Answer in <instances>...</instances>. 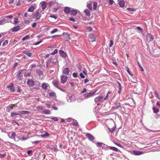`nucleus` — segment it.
I'll return each mask as SVG.
<instances>
[{
  "mask_svg": "<svg viewBox=\"0 0 160 160\" xmlns=\"http://www.w3.org/2000/svg\"><path fill=\"white\" fill-rule=\"evenodd\" d=\"M42 12L41 10L39 8L35 12L33 16V18L35 19V21L38 20L40 19L42 16L41 14Z\"/></svg>",
  "mask_w": 160,
  "mask_h": 160,
  "instance_id": "obj_1",
  "label": "nucleus"
},
{
  "mask_svg": "<svg viewBox=\"0 0 160 160\" xmlns=\"http://www.w3.org/2000/svg\"><path fill=\"white\" fill-rule=\"evenodd\" d=\"M52 63L53 65H55L57 63H58V61L57 59L54 58H50L47 62L46 67H48L51 63Z\"/></svg>",
  "mask_w": 160,
  "mask_h": 160,
  "instance_id": "obj_2",
  "label": "nucleus"
},
{
  "mask_svg": "<svg viewBox=\"0 0 160 160\" xmlns=\"http://www.w3.org/2000/svg\"><path fill=\"white\" fill-rule=\"evenodd\" d=\"M120 108L121 110H124V108L123 107H121V104L120 102H117L115 103L114 106L112 108L113 110H115L118 109Z\"/></svg>",
  "mask_w": 160,
  "mask_h": 160,
  "instance_id": "obj_3",
  "label": "nucleus"
},
{
  "mask_svg": "<svg viewBox=\"0 0 160 160\" xmlns=\"http://www.w3.org/2000/svg\"><path fill=\"white\" fill-rule=\"evenodd\" d=\"M97 92V90H95L94 92H92L86 93L83 95L84 97L85 98H88L90 97H92Z\"/></svg>",
  "mask_w": 160,
  "mask_h": 160,
  "instance_id": "obj_4",
  "label": "nucleus"
},
{
  "mask_svg": "<svg viewBox=\"0 0 160 160\" xmlns=\"http://www.w3.org/2000/svg\"><path fill=\"white\" fill-rule=\"evenodd\" d=\"M25 70H21L19 71L17 74V78L18 80H21L22 79L23 77L22 72Z\"/></svg>",
  "mask_w": 160,
  "mask_h": 160,
  "instance_id": "obj_5",
  "label": "nucleus"
},
{
  "mask_svg": "<svg viewBox=\"0 0 160 160\" xmlns=\"http://www.w3.org/2000/svg\"><path fill=\"white\" fill-rule=\"evenodd\" d=\"M103 97L102 96H99L94 99V101L96 103H99L103 101Z\"/></svg>",
  "mask_w": 160,
  "mask_h": 160,
  "instance_id": "obj_6",
  "label": "nucleus"
},
{
  "mask_svg": "<svg viewBox=\"0 0 160 160\" xmlns=\"http://www.w3.org/2000/svg\"><path fill=\"white\" fill-rule=\"evenodd\" d=\"M66 99L68 102H72L75 101L74 97L73 96L70 95H67L66 97Z\"/></svg>",
  "mask_w": 160,
  "mask_h": 160,
  "instance_id": "obj_7",
  "label": "nucleus"
},
{
  "mask_svg": "<svg viewBox=\"0 0 160 160\" xmlns=\"http://www.w3.org/2000/svg\"><path fill=\"white\" fill-rule=\"evenodd\" d=\"M146 40L148 42L152 41L153 40V37L150 34L147 33L146 35Z\"/></svg>",
  "mask_w": 160,
  "mask_h": 160,
  "instance_id": "obj_8",
  "label": "nucleus"
},
{
  "mask_svg": "<svg viewBox=\"0 0 160 160\" xmlns=\"http://www.w3.org/2000/svg\"><path fill=\"white\" fill-rule=\"evenodd\" d=\"M96 144L98 147H102V149H105L108 148L107 145L101 142H98Z\"/></svg>",
  "mask_w": 160,
  "mask_h": 160,
  "instance_id": "obj_9",
  "label": "nucleus"
},
{
  "mask_svg": "<svg viewBox=\"0 0 160 160\" xmlns=\"http://www.w3.org/2000/svg\"><path fill=\"white\" fill-rule=\"evenodd\" d=\"M68 79L67 77L65 75H63L61 76V80L62 83H65Z\"/></svg>",
  "mask_w": 160,
  "mask_h": 160,
  "instance_id": "obj_10",
  "label": "nucleus"
},
{
  "mask_svg": "<svg viewBox=\"0 0 160 160\" xmlns=\"http://www.w3.org/2000/svg\"><path fill=\"white\" fill-rule=\"evenodd\" d=\"M89 41L91 42H93L96 40V38L92 34H90L89 35Z\"/></svg>",
  "mask_w": 160,
  "mask_h": 160,
  "instance_id": "obj_11",
  "label": "nucleus"
},
{
  "mask_svg": "<svg viewBox=\"0 0 160 160\" xmlns=\"http://www.w3.org/2000/svg\"><path fill=\"white\" fill-rule=\"evenodd\" d=\"M40 4L41 5V7L42 8V12L44 10V9L47 7V3L45 1H42L40 3Z\"/></svg>",
  "mask_w": 160,
  "mask_h": 160,
  "instance_id": "obj_12",
  "label": "nucleus"
},
{
  "mask_svg": "<svg viewBox=\"0 0 160 160\" xmlns=\"http://www.w3.org/2000/svg\"><path fill=\"white\" fill-rule=\"evenodd\" d=\"M86 136L88 138V139L91 141H93L94 138L91 134L87 133Z\"/></svg>",
  "mask_w": 160,
  "mask_h": 160,
  "instance_id": "obj_13",
  "label": "nucleus"
},
{
  "mask_svg": "<svg viewBox=\"0 0 160 160\" xmlns=\"http://www.w3.org/2000/svg\"><path fill=\"white\" fill-rule=\"evenodd\" d=\"M58 4L57 2V0H53L49 2V6L50 7L52 5H53L55 6Z\"/></svg>",
  "mask_w": 160,
  "mask_h": 160,
  "instance_id": "obj_14",
  "label": "nucleus"
},
{
  "mask_svg": "<svg viewBox=\"0 0 160 160\" xmlns=\"http://www.w3.org/2000/svg\"><path fill=\"white\" fill-rule=\"evenodd\" d=\"M16 135V134L15 132H10L8 134V136L9 137L12 139L14 138Z\"/></svg>",
  "mask_w": 160,
  "mask_h": 160,
  "instance_id": "obj_15",
  "label": "nucleus"
},
{
  "mask_svg": "<svg viewBox=\"0 0 160 160\" xmlns=\"http://www.w3.org/2000/svg\"><path fill=\"white\" fill-rule=\"evenodd\" d=\"M27 83L30 86H32L34 85V82L32 79H28L27 82Z\"/></svg>",
  "mask_w": 160,
  "mask_h": 160,
  "instance_id": "obj_16",
  "label": "nucleus"
},
{
  "mask_svg": "<svg viewBox=\"0 0 160 160\" xmlns=\"http://www.w3.org/2000/svg\"><path fill=\"white\" fill-rule=\"evenodd\" d=\"M59 54L60 56L63 58H65L67 57V55L62 50L59 51Z\"/></svg>",
  "mask_w": 160,
  "mask_h": 160,
  "instance_id": "obj_17",
  "label": "nucleus"
},
{
  "mask_svg": "<svg viewBox=\"0 0 160 160\" xmlns=\"http://www.w3.org/2000/svg\"><path fill=\"white\" fill-rule=\"evenodd\" d=\"M69 72L70 70L68 68H65L63 70V73L66 75H68Z\"/></svg>",
  "mask_w": 160,
  "mask_h": 160,
  "instance_id": "obj_18",
  "label": "nucleus"
},
{
  "mask_svg": "<svg viewBox=\"0 0 160 160\" xmlns=\"http://www.w3.org/2000/svg\"><path fill=\"white\" fill-rule=\"evenodd\" d=\"M14 104H11L7 107L6 108V111L7 112H9L10 110L13 109V107H15Z\"/></svg>",
  "mask_w": 160,
  "mask_h": 160,
  "instance_id": "obj_19",
  "label": "nucleus"
},
{
  "mask_svg": "<svg viewBox=\"0 0 160 160\" xmlns=\"http://www.w3.org/2000/svg\"><path fill=\"white\" fill-rule=\"evenodd\" d=\"M71 9V8L66 7H65L64 11L67 13H69L70 12Z\"/></svg>",
  "mask_w": 160,
  "mask_h": 160,
  "instance_id": "obj_20",
  "label": "nucleus"
},
{
  "mask_svg": "<svg viewBox=\"0 0 160 160\" xmlns=\"http://www.w3.org/2000/svg\"><path fill=\"white\" fill-rule=\"evenodd\" d=\"M70 13L71 14L75 15L77 14V12L76 10L71 8Z\"/></svg>",
  "mask_w": 160,
  "mask_h": 160,
  "instance_id": "obj_21",
  "label": "nucleus"
},
{
  "mask_svg": "<svg viewBox=\"0 0 160 160\" xmlns=\"http://www.w3.org/2000/svg\"><path fill=\"white\" fill-rule=\"evenodd\" d=\"M42 113L48 115L51 113V111L49 110L46 109L42 112Z\"/></svg>",
  "mask_w": 160,
  "mask_h": 160,
  "instance_id": "obj_22",
  "label": "nucleus"
},
{
  "mask_svg": "<svg viewBox=\"0 0 160 160\" xmlns=\"http://www.w3.org/2000/svg\"><path fill=\"white\" fill-rule=\"evenodd\" d=\"M62 35L63 37L66 39V41H68L70 39L69 35L68 33L63 34Z\"/></svg>",
  "mask_w": 160,
  "mask_h": 160,
  "instance_id": "obj_23",
  "label": "nucleus"
},
{
  "mask_svg": "<svg viewBox=\"0 0 160 160\" xmlns=\"http://www.w3.org/2000/svg\"><path fill=\"white\" fill-rule=\"evenodd\" d=\"M118 3L120 6L121 7H123L124 6L125 2L123 0H120L119 1Z\"/></svg>",
  "mask_w": 160,
  "mask_h": 160,
  "instance_id": "obj_24",
  "label": "nucleus"
},
{
  "mask_svg": "<svg viewBox=\"0 0 160 160\" xmlns=\"http://www.w3.org/2000/svg\"><path fill=\"white\" fill-rule=\"evenodd\" d=\"M20 29V26L19 25H18L15 27L13 28L12 31L13 32H16L19 30Z\"/></svg>",
  "mask_w": 160,
  "mask_h": 160,
  "instance_id": "obj_25",
  "label": "nucleus"
},
{
  "mask_svg": "<svg viewBox=\"0 0 160 160\" xmlns=\"http://www.w3.org/2000/svg\"><path fill=\"white\" fill-rule=\"evenodd\" d=\"M22 53H24L27 55L29 57H31L32 56V53H30L28 51H24L22 52Z\"/></svg>",
  "mask_w": 160,
  "mask_h": 160,
  "instance_id": "obj_26",
  "label": "nucleus"
},
{
  "mask_svg": "<svg viewBox=\"0 0 160 160\" xmlns=\"http://www.w3.org/2000/svg\"><path fill=\"white\" fill-rule=\"evenodd\" d=\"M53 85H54V86H55L57 88H59V86L58 85V81L55 80H54L53 81Z\"/></svg>",
  "mask_w": 160,
  "mask_h": 160,
  "instance_id": "obj_27",
  "label": "nucleus"
},
{
  "mask_svg": "<svg viewBox=\"0 0 160 160\" xmlns=\"http://www.w3.org/2000/svg\"><path fill=\"white\" fill-rule=\"evenodd\" d=\"M48 84L46 83H43L42 85V88L44 90H46L48 86Z\"/></svg>",
  "mask_w": 160,
  "mask_h": 160,
  "instance_id": "obj_28",
  "label": "nucleus"
},
{
  "mask_svg": "<svg viewBox=\"0 0 160 160\" xmlns=\"http://www.w3.org/2000/svg\"><path fill=\"white\" fill-rule=\"evenodd\" d=\"M18 112L22 114H26L30 113V112L28 111H19Z\"/></svg>",
  "mask_w": 160,
  "mask_h": 160,
  "instance_id": "obj_29",
  "label": "nucleus"
},
{
  "mask_svg": "<svg viewBox=\"0 0 160 160\" xmlns=\"http://www.w3.org/2000/svg\"><path fill=\"white\" fill-rule=\"evenodd\" d=\"M132 152L135 155H140L142 153V152L137 151H133Z\"/></svg>",
  "mask_w": 160,
  "mask_h": 160,
  "instance_id": "obj_30",
  "label": "nucleus"
},
{
  "mask_svg": "<svg viewBox=\"0 0 160 160\" xmlns=\"http://www.w3.org/2000/svg\"><path fill=\"white\" fill-rule=\"evenodd\" d=\"M35 9V8L33 6H31L28 9V12H33Z\"/></svg>",
  "mask_w": 160,
  "mask_h": 160,
  "instance_id": "obj_31",
  "label": "nucleus"
},
{
  "mask_svg": "<svg viewBox=\"0 0 160 160\" xmlns=\"http://www.w3.org/2000/svg\"><path fill=\"white\" fill-rule=\"evenodd\" d=\"M71 124H73L75 126H78V127L79 126L78 125V122L76 120H72V123Z\"/></svg>",
  "mask_w": 160,
  "mask_h": 160,
  "instance_id": "obj_32",
  "label": "nucleus"
},
{
  "mask_svg": "<svg viewBox=\"0 0 160 160\" xmlns=\"http://www.w3.org/2000/svg\"><path fill=\"white\" fill-rule=\"evenodd\" d=\"M7 22V21L5 18H3L0 20V25L3 24Z\"/></svg>",
  "mask_w": 160,
  "mask_h": 160,
  "instance_id": "obj_33",
  "label": "nucleus"
},
{
  "mask_svg": "<svg viewBox=\"0 0 160 160\" xmlns=\"http://www.w3.org/2000/svg\"><path fill=\"white\" fill-rule=\"evenodd\" d=\"M50 136L49 134L47 132H45V134H44L40 136L42 138H45L48 137Z\"/></svg>",
  "mask_w": 160,
  "mask_h": 160,
  "instance_id": "obj_34",
  "label": "nucleus"
},
{
  "mask_svg": "<svg viewBox=\"0 0 160 160\" xmlns=\"http://www.w3.org/2000/svg\"><path fill=\"white\" fill-rule=\"evenodd\" d=\"M97 3L96 2H94L93 3V9L94 10L97 9Z\"/></svg>",
  "mask_w": 160,
  "mask_h": 160,
  "instance_id": "obj_35",
  "label": "nucleus"
},
{
  "mask_svg": "<svg viewBox=\"0 0 160 160\" xmlns=\"http://www.w3.org/2000/svg\"><path fill=\"white\" fill-rule=\"evenodd\" d=\"M84 12H85L86 15H87L88 16H89L90 15V11L88 9H86L85 10Z\"/></svg>",
  "mask_w": 160,
  "mask_h": 160,
  "instance_id": "obj_36",
  "label": "nucleus"
},
{
  "mask_svg": "<svg viewBox=\"0 0 160 160\" xmlns=\"http://www.w3.org/2000/svg\"><path fill=\"white\" fill-rule=\"evenodd\" d=\"M6 155V152L3 151V153L2 154L0 153V158H2L5 157Z\"/></svg>",
  "mask_w": 160,
  "mask_h": 160,
  "instance_id": "obj_37",
  "label": "nucleus"
},
{
  "mask_svg": "<svg viewBox=\"0 0 160 160\" xmlns=\"http://www.w3.org/2000/svg\"><path fill=\"white\" fill-rule=\"evenodd\" d=\"M109 147L111 150H112L113 151L116 152H118V149L116 148L113 147Z\"/></svg>",
  "mask_w": 160,
  "mask_h": 160,
  "instance_id": "obj_38",
  "label": "nucleus"
},
{
  "mask_svg": "<svg viewBox=\"0 0 160 160\" xmlns=\"http://www.w3.org/2000/svg\"><path fill=\"white\" fill-rule=\"evenodd\" d=\"M17 115H19L20 116H21L20 114L18 113H17L16 112H12L11 113V117H14L15 116H17Z\"/></svg>",
  "mask_w": 160,
  "mask_h": 160,
  "instance_id": "obj_39",
  "label": "nucleus"
},
{
  "mask_svg": "<svg viewBox=\"0 0 160 160\" xmlns=\"http://www.w3.org/2000/svg\"><path fill=\"white\" fill-rule=\"evenodd\" d=\"M153 93L155 97L158 99L160 100V98H159L158 94L157 92L156 91H154L153 92Z\"/></svg>",
  "mask_w": 160,
  "mask_h": 160,
  "instance_id": "obj_40",
  "label": "nucleus"
},
{
  "mask_svg": "<svg viewBox=\"0 0 160 160\" xmlns=\"http://www.w3.org/2000/svg\"><path fill=\"white\" fill-rule=\"evenodd\" d=\"M8 40H6L3 42L2 43V46L4 47L8 45Z\"/></svg>",
  "mask_w": 160,
  "mask_h": 160,
  "instance_id": "obj_41",
  "label": "nucleus"
},
{
  "mask_svg": "<svg viewBox=\"0 0 160 160\" xmlns=\"http://www.w3.org/2000/svg\"><path fill=\"white\" fill-rule=\"evenodd\" d=\"M30 22V19L29 18L28 19H24V23L25 24H29Z\"/></svg>",
  "mask_w": 160,
  "mask_h": 160,
  "instance_id": "obj_42",
  "label": "nucleus"
},
{
  "mask_svg": "<svg viewBox=\"0 0 160 160\" xmlns=\"http://www.w3.org/2000/svg\"><path fill=\"white\" fill-rule=\"evenodd\" d=\"M152 109L153 111V112L154 113H156L159 112V109L158 108H156L155 107L152 108Z\"/></svg>",
  "mask_w": 160,
  "mask_h": 160,
  "instance_id": "obj_43",
  "label": "nucleus"
},
{
  "mask_svg": "<svg viewBox=\"0 0 160 160\" xmlns=\"http://www.w3.org/2000/svg\"><path fill=\"white\" fill-rule=\"evenodd\" d=\"M49 95L51 97H54L56 96V94L55 92H51L49 93Z\"/></svg>",
  "mask_w": 160,
  "mask_h": 160,
  "instance_id": "obj_44",
  "label": "nucleus"
},
{
  "mask_svg": "<svg viewBox=\"0 0 160 160\" xmlns=\"http://www.w3.org/2000/svg\"><path fill=\"white\" fill-rule=\"evenodd\" d=\"M25 76H29L31 75V72L29 71L26 72H25Z\"/></svg>",
  "mask_w": 160,
  "mask_h": 160,
  "instance_id": "obj_45",
  "label": "nucleus"
},
{
  "mask_svg": "<svg viewBox=\"0 0 160 160\" xmlns=\"http://www.w3.org/2000/svg\"><path fill=\"white\" fill-rule=\"evenodd\" d=\"M87 7L91 10H92V7L91 5L90 4V3H88L87 4Z\"/></svg>",
  "mask_w": 160,
  "mask_h": 160,
  "instance_id": "obj_46",
  "label": "nucleus"
},
{
  "mask_svg": "<svg viewBox=\"0 0 160 160\" xmlns=\"http://www.w3.org/2000/svg\"><path fill=\"white\" fill-rule=\"evenodd\" d=\"M55 6V7L54 8H53V10L55 12H56L59 9V4H58V5H56V6Z\"/></svg>",
  "mask_w": 160,
  "mask_h": 160,
  "instance_id": "obj_47",
  "label": "nucleus"
},
{
  "mask_svg": "<svg viewBox=\"0 0 160 160\" xmlns=\"http://www.w3.org/2000/svg\"><path fill=\"white\" fill-rule=\"evenodd\" d=\"M30 38V36L29 35H27L26 36H25V37H24L22 39V40L24 41L25 40H26L27 39H28Z\"/></svg>",
  "mask_w": 160,
  "mask_h": 160,
  "instance_id": "obj_48",
  "label": "nucleus"
},
{
  "mask_svg": "<svg viewBox=\"0 0 160 160\" xmlns=\"http://www.w3.org/2000/svg\"><path fill=\"white\" fill-rule=\"evenodd\" d=\"M47 148H49L51 149H54L55 148L54 146H53V145H52L48 146L47 147Z\"/></svg>",
  "mask_w": 160,
  "mask_h": 160,
  "instance_id": "obj_49",
  "label": "nucleus"
},
{
  "mask_svg": "<svg viewBox=\"0 0 160 160\" xmlns=\"http://www.w3.org/2000/svg\"><path fill=\"white\" fill-rule=\"evenodd\" d=\"M58 52V50L57 49H55L54 51L51 52V54L52 55H54L55 54L57 53Z\"/></svg>",
  "mask_w": 160,
  "mask_h": 160,
  "instance_id": "obj_50",
  "label": "nucleus"
},
{
  "mask_svg": "<svg viewBox=\"0 0 160 160\" xmlns=\"http://www.w3.org/2000/svg\"><path fill=\"white\" fill-rule=\"evenodd\" d=\"M45 105L47 106V107L48 108H49L50 107L51 105V102H48L46 103L45 104Z\"/></svg>",
  "mask_w": 160,
  "mask_h": 160,
  "instance_id": "obj_51",
  "label": "nucleus"
},
{
  "mask_svg": "<svg viewBox=\"0 0 160 160\" xmlns=\"http://www.w3.org/2000/svg\"><path fill=\"white\" fill-rule=\"evenodd\" d=\"M58 31V29L57 28H55L51 32V34H52L54 33L57 32Z\"/></svg>",
  "mask_w": 160,
  "mask_h": 160,
  "instance_id": "obj_52",
  "label": "nucleus"
},
{
  "mask_svg": "<svg viewBox=\"0 0 160 160\" xmlns=\"http://www.w3.org/2000/svg\"><path fill=\"white\" fill-rule=\"evenodd\" d=\"M137 29L139 31L142 32V28H141L140 27L138 26L136 27Z\"/></svg>",
  "mask_w": 160,
  "mask_h": 160,
  "instance_id": "obj_53",
  "label": "nucleus"
},
{
  "mask_svg": "<svg viewBox=\"0 0 160 160\" xmlns=\"http://www.w3.org/2000/svg\"><path fill=\"white\" fill-rule=\"evenodd\" d=\"M22 2V0H18V3L16 4V6H18L21 4V2Z\"/></svg>",
  "mask_w": 160,
  "mask_h": 160,
  "instance_id": "obj_54",
  "label": "nucleus"
},
{
  "mask_svg": "<svg viewBox=\"0 0 160 160\" xmlns=\"http://www.w3.org/2000/svg\"><path fill=\"white\" fill-rule=\"evenodd\" d=\"M109 93V92L107 93L105 98H103L104 100H108V94Z\"/></svg>",
  "mask_w": 160,
  "mask_h": 160,
  "instance_id": "obj_55",
  "label": "nucleus"
},
{
  "mask_svg": "<svg viewBox=\"0 0 160 160\" xmlns=\"http://www.w3.org/2000/svg\"><path fill=\"white\" fill-rule=\"evenodd\" d=\"M138 66L139 67V68H140V69H141V70L142 71H143V68L141 66V65H140L139 63V62H138Z\"/></svg>",
  "mask_w": 160,
  "mask_h": 160,
  "instance_id": "obj_56",
  "label": "nucleus"
},
{
  "mask_svg": "<svg viewBox=\"0 0 160 160\" xmlns=\"http://www.w3.org/2000/svg\"><path fill=\"white\" fill-rule=\"evenodd\" d=\"M15 91V88L14 87L10 89V91L12 92H14Z\"/></svg>",
  "mask_w": 160,
  "mask_h": 160,
  "instance_id": "obj_57",
  "label": "nucleus"
},
{
  "mask_svg": "<svg viewBox=\"0 0 160 160\" xmlns=\"http://www.w3.org/2000/svg\"><path fill=\"white\" fill-rule=\"evenodd\" d=\"M13 87V84L12 83H11L10 85L7 87L8 88L10 89V88Z\"/></svg>",
  "mask_w": 160,
  "mask_h": 160,
  "instance_id": "obj_58",
  "label": "nucleus"
},
{
  "mask_svg": "<svg viewBox=\"0 0 160 160\" xmlns=\"http://www.w3.org/2000/svg\"><path fill=\"white\" fill-rule=\"evenodd\" d=\"M72 76L74 78H77L78 77V74L77 73L74 72L72 74Z\"/></svg>",
  "mask_w": 160,
  "mask_h": 160,
  "instance_id": "obj_59",
  "label": "nucleus"
},
{
  "mask_svg": "<svg viewBox=\"0 0 160 160\" xmlns=\"http://www.w3.org/2000/svg\"><path fill=\"white\" fill-rule=\"evenodd\" d=\"M113 41H112V40H110V44L109 45V46L110 47H112V46L113 45Z\"/></svg>",
  "mask_w": 160,
  "mask_h": 160,
  "instance_id": "obj_60",
  "label": "nucleus"
},
{
  "mask_svg": "<svg viewBox=\"0 0 160 160\" xmlns=\"http://www.w3.org/2000/svg\"><path fill=\"white\" fill-rule=\"evenodd\" d=\"M51 119L55 121H57L58 120V118L56 117H52L51 118Z\"/></svg>",
  "mask_w": 160,
  "mask_h": 160,
  "instance_id": "obj_61",
  "label": "nucleus"
},
{
  "mask_svg": "<svg viewBox=\"0 0 160 160\" xmlns=\"http://www.w3.org/2000/svg\"><path fill=\"white\" fill-rule=\"evenodd\" d=\"M80 76L82 78H85V76L82 73H80Z\"/></svg>",
  "mask_w": 160,
  "mask_h": 160,
  "instance_id": "obj_62",
  "label": "nucleus"
},
{
  "mask_svg": "<svg viewBox=\"0 0 160 160\" xmlns=\"http://www.w3.org/2000/svg\"><path fill=\"white\" fill-rule=\"evenodd\" d=\"M6 18H8L10 19H11L13 18V16L12 15H10L9 16H5Z\"/></svg>",
  "mask_w": 160,
  "mask_h": 160,
  "instance_id": "obj_63",
  "label": "nucleus"
},
{
  "mask_svg": "<svg viewBox=\"0 0 160 160\" xmlns=\"http://www.w3.org/2000/svg\"><path fill=\"white\" fill-rule=\"evenodd\" d=\"M37 108H38V109L40 110H42L43 109V108L42 106H39L37 107Z\"/></svg>",
  "mask_w": 160,
  "mask_h": 160,
  "instance_id": "obj_64",
  "label": "nucleus"
}]
</instances>
